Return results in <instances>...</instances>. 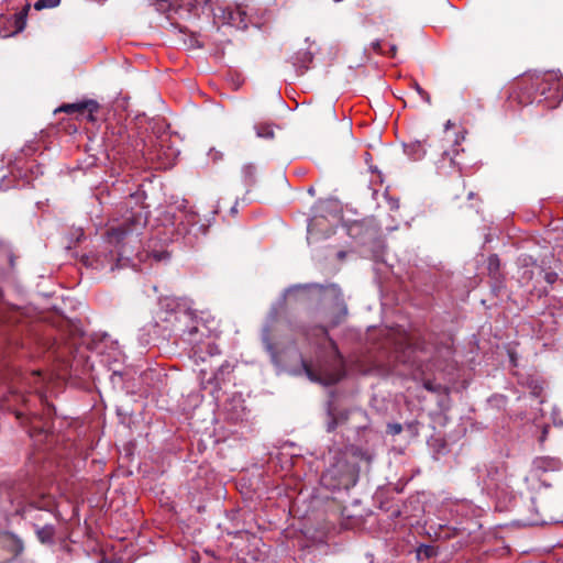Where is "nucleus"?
I'll return each instance as SVG.
<instances>
[{
    "label": "nucleus",
    "mask_w": 563,
    "mask_h": 563,
    "mask_svg": "<svg viewBox=\"0 0 563 563\" xmlns=\"http://www.w3.org/2000/svg\"><path fill=\"white\" fill-rule=\"evenodd\" d=\"M60 3V0H37L34 3V9L40 11L43 9L55 8Z\"/></svg>",
    "instance_id": "obj_15"
},
{
    "label": "nucleus",
    "mask_w": 563,
    "mask_h": 563,
    "mask_svg": "<svg viewBox=\"0 0 563 563\" xmlns=\"http://www.w3.org/2000/svg\"><path fill=\"white\" fill-rule=\"evenodd\" d=\"M468 198H474L473 192H470V194H468Z\"/></svg>",
    "instance_id": "obj_34"
},
{
    "label": "nucleus",
    "mask_w": 563,
    "mask_h": 563,
    "mask_svg": "<svg viewBox=\"0 0 563 563\" xmlns=\"http://www.w3.org/2000/svg\"><path fill=\"white\" fill-rule=\"evenodd\" d=\"M374 46H375V48H379L380 43H379V42H376V43L374 44Z\"/></svg>",
    "instance_id": "obj_32"
},
{
    "label": "nucleus",
    "mask_w": 563,
    "mask_h": 563,
    "mask_svg": "<svg viewBox=\"0 0 563 563\" xmlns=\"http://www.w3.org/2000/svg\"><path fill=\"white\" fill-rule=\"evenodd\" d=\"M424 387H426V389H428V390H433V387H432V385H431V383H430V382H426V383H424Z\"/></svg>",
    "instance_id": "obj_27"
},
{
    "label": "nucleus",
    "mask_w": 563,
    "mask_h": 563,
    "mask_svg": "<svg viewBox=\"0 0 563 563\" xmlns=\"http://www.w3.org/2000/svg\"><path fill=\"white\" fill-rule=\"evenodd\" d=\"M451 126H453V123H452L450 120H449V121H446V123H445V125H444V128H445V132H446Z\"/></svg>",
    "instance_id": "obj_28"
},
{
    "label": "nucleus",
    "mask_w": 563,
    "mask_h": 563,
    "mask_svg": "<svg viewBox=\"0 0 563 563\" xmlns=\"http://www.w3.org/2000/svg\"><path fill=\"white\" fill-rule=\"evenodd\" d=\"M184 219L181 220V224H185L186 228L183 229L184 233L189 231V227H192L199 222V216L195 211H185Z\"/></svg>",
    "instance_id": "obj_13"
},
{
    "label": "nucleus",
    "mask_w": 563,
    "mask_h": 563,
    "mask_svg": "<svg viewBox=\"0 0 563 563\" xmlns=\"http://www.w3.org/2000/svg\"><path fill=\"white\" fill-rule=\"evenodd\" d=\"M255 131L258 137L263 139H273L274 137V130L271 124L263 123L255 125Z\"/></svg>",
    "instance_id": "obj_14"
},
{
    "label": "nucleus",
    "mask_w": 563,
    "mask_h": 563,
    "mask_svg": "<svg viewBox=\"0 0 563 563\" xmlns=\"http://www.w3.org/2000/svg\"><path fill=\"white\" fill-rule=\"evenodd\" d=\"M207 351H208V354H209V355H214V354H218V353H219V351H218L217 346H216V345H212V344H210V343H207Z\"/></svg>",
    "instance_id": "obj_22"
},
{
    "label": "nucleus",
    "mask_w": 563,
    "mask_h": 563,
    "mask_svg": "<svg viewBox=\"0 0 563 563\" xmlns=\"http://www.w3.org/2000/svg\"><path fill=\"white\" fill-rule=\"evenodd\" d=\"M328 292L330 294V296L333 299V306H332L333 311L327 319V324L329 327H335L346 316L347 309H346V306L344 305V301L342 298V292L338 286H335V285L330 286L328 288Z\"/></svg>",
    "instance_id": "obj_6"
},
{
    "label": "nucleus",
    "mask_w": 563,
    "mask_h": 563,
    "mask_svg": "<svg viewBox=\"0 0 563 563\" xmlns=\"http://www.w3.org/2000/svg\"><path fill=\"white\" fill-rule=\"evenodd\" d=\"M400 431H401V426H400V424H396V426L394 427V432H395V433H399Z\"/></svg>",
    "instance_id": "obj_29"
},
{
    "label": "nucleus",
    "mask_w": 563,
    "mask_h": 563,
    "mask_svg": "<svg viewBox=\"0 0 563 563\" xmlns=\"http://www.w3.org/2000/svg\"><path fill=\"white\" fill-rule=\"evenodd\" d=\"M55 529L53 526H44L37 529V538L42 543H52L54 540Z\"/></svg>",
    "instance_id": "obj_10"
},
{
    "label": "nucleus",
    "mask_w": 563,
    "mask_h": 563,
    "mask_svg": "<svg viewBox=\"0 0 563 563\" xmlns=\"http://www.w3.org/2000/svg\"><path fill=\"white\" fill-rule=\"evenodd\" d=\"M559 276L555 272H548L544 275V279L549 284H554L558 280Z\"/></svg>",
    "instance_id": "obj_20"
},
{
    "label": "nucleus",
    "mask_w": 563,
    "mask_h": 563,
    "mask_svg": "<svg viewBox=\"0 0 563 563\" xmlns=\"http://www.w3.org/2000/svg\"><path fill=\"white\" fill-rule=\"evenodd\" d=\"M145 224L146 219L141 212L111 223L106 232L104 249L87 258L89 265L96 269L109 268L110 272L126 266L134 252L128 246L137 241Z\"/></svg>",
    "instance_id": "obj_1"
},
{
    "label": "nucleus",
    "mask_w": 563,
    "mask_h": 563,
    "mask_svg": "<svg viewBox=\"0 0 563 563\" xmlns=\"http://www.w3.org/2000/svg\"><path fill=\"white\" fill-rule=\"evenodd\" d=\"M537 465L539 467H543L544 470H548V467H554L558 464V461L555 460H547V459H539L536 461Z\"/></svg>",
    "instance_id": "obj_16"
},
{
    "label": "nucleus",
    "mask_w": 563,
    "mask_h": 563,
    "mask_svg": "<svg viewBox=\"0 0 563 563\" xmlns=\"http://www.w3.org/2000/svg\"><path fill=\"white\" fill-rule=\"evenodd\" d=\"M183 5L188 7V11L195 14H199V11H201L203 14L212 15L214 24H231L233 22V12L221 7L214 8L212 0H203L202 2L185 0Z\"/></svg>",
    "instance_id": "obj_4"
},
{
    "label": "nucleus",
    "mask_w": 563,
    "mask_h": 563,
    "mask_svg": "<svg viewBox=\"0 0 563 563\" xmlns=\"http://www.w3.org/2000/svg\"><path fill=\"white\" fill-rule=\"evenodd\" d=\"M208 156L210 157V159L212 162H218V161L222 159L223 154H222V152H220L216 148H211L208 153Z\"/></svg>",
    "instance_id": "obj_18"
},
{
    "label": "nucleus",
    "mask_w": 563,
    "mask_h": 563,
    "mask_svg": "<svg viewBox=\"0 0 563 563\" xmlns=\"http://www.w3.org/2000/svg\"><path fill=\"white\" fill-rule=\"evenodd\" d=\"M415 89L423 100H426L428 103L430 102V95L426 90H423L418 84H415Z\"/></svg>",
    "instance_id": "obj_19"
},
{
    "label": "nucleus",
    "mask_w": 563,
    "mask_h": 563,
    "mask_svg": "<svg viewBox=\"0 0 563 563\" xmlns=\"http://www.w3.org/2000/svg\"><path fill=\"white\" fill-rule=\"evenodd\" d=\"M499 265V260H498V256L497 255H492L489 257V266L493 267V266H496L498 267Z\"/></svg>",
    "instance_id": "obj_23"
},
{
    "label": "nucleus",
    "mask_w": 563,
    "mask_h": 563,
    "mask_svg": "<svg viewBox=\"0 0 563 563\" xmlns=\"http://www.w3.org/2000/svg\"><path fill=\"white\" fill-rule=\"evenodd\" d=\"M547 434H548V427H544L543 430H542V435L540 438V442H544L545 441Z\"/></svg>",
    "instance_id": "obj_25"
},
{
    "label": "nucleus",
    "mask_w": 563,
    "mask_h": 563,
    "mask_svg": "<svg viewBox=\"0 0 563 563\" xmlns=\"http://www.w3.org/2000/svg\"><path fill=\"white\" fill-rule=\"evenodd\" d=\"M460 141L459 137L454 140V147L452 151H449L444 147V145L435 144V143H428L427 140L423 141H412L405 145V152L409 157H411L415 161H419L423 158L427 154V146L429 147H437L438 151L441 152L442 158H449L451 164H455V156L459 154L460 148Z\"/></svg>",
    "instance_id": "obj_3"
},
{
    "label": "nucleus",
    "mask_w": 563,
    "mask_h": 563,
    "mask_svg": "<svg viewBox=\"0 0 563 563\" xmlns=\"http://www.w3.org/2000/svg\"><path fill=\"white\" fill-rule=\"evenodd\" d=\"M389 51H390V56L394 57L396 55V51H397L396 45H390Z\"/></svg>",
    "instance_id": "obj_26"
},
{
    "label": "nucleus",
    "mask_w": 563,
    "mask_h": 563,
    "mask_svg": "<svg viewBox=\"0 0 563 563\" xmlns=\"http://www.w3.org/2000/svg\"><path fill=\"white\" fill-rule=\"evenodd\" d=\"M27 10H29V7H26L23 11L12 15L11 19H12L13 24L15 26V32L14 33H18V32H21V31L24 30V27L26 25Z\"/></svg>",
    "instance_id": "obj_12"
},
{
    "label": "nucleus",
    "mask_w": 563,
    "mask_h": 563,
    "mask_svg": "<svg viewBox=\"0 0 563 563\" xmlns=\"http://www.w3.org/2000/svg\"><path fill=\"white\" fill-rule=\"evenodd\" d=\"M322 332H323V334H327L328 330L325 328H322Z\"/></svg>",
    "instance_id": "obj_33"
},
{
    "label": "nucleus",
    "mask_w": 563,
    "mask_h": 563,
    "mask_svg": "<svg viewBox=\"0 0 563 563\" xmlns=\"http://www.w3.org/2000/svg\"><path fill=\"white\" fill-rule=\"evenodd\" d=\"M356 479L354 466L345 461H339L331 465L321 476V483L331 490L349 489L356 484Z\"/></svg>",
    "instance_id": "obj_2"
},
{
    "label": "nucleus",
    "mask_w": 563,
    "mask_h": 563,
    "mask_svg": "<svg viewBox=\"0 0 563 563\" xmlns=\"http://www.w3.org/2000/svg\"><path fill=\"white\" fill-rule=\"evenodd\" d=\"M339 379H340V375L333 374V375L327 377L325 379L321 380V383L324 385H332V384H335L336 382H339Z\"/></svg>",
    "instance_id": "obj_21"
},
{
    "label": "nucleus",
    "mask_w": 563,
    "mask_h": 563,
    "mask_svg": "<svg viewBox=\"0 0 563 563\" xmlns=\"http://www.w3.org/2000/svg\"><path fill=\"white\" fill-rule=\"evenodd\" d=\"M312 60V54L310 52H299L292 57V64L299 68H307L308 64Z\"/></svg>",
    "instance_id": "obj_11"
},
{
    "label": "nucleus",
    "mask_w": 563,
    "mask_h": 563,
    "mask_svg": "<svg viewBox=\"0 0 563 563\" xmlns=\"http://www.w3.org/2000/svg\"><path fill=\"white\" fill-rule=\"evenodd\" d=\"M305 369H306V373H307L308 377H309L311 380H313V382L319 380V379L313 375V373H312V372H311V371H310L306 365H305Z\"/></svg>",
    "instance_id": "obj_24"
},
{
    "label": "nucleus",
    "mask_w": 563,
    "mask_h": 563,
    "mask_svg": "<svg viewBox=\"0 0 563 563\" xmlns=\"http://www.w3.org/2000/svg\"><path fill=\"white\" fill-rule=\"evenodd\" d=\"M98 109V103L95 100H87L84 102L66 103L58 110L66 113L82 112L88 110L90 114Z\"/></svg>",
    "instance_id": "obj_9"
},
{
    "label": "nucleus",
    "mask_w": 563,
    "mask_h": 563,
    "mask_svg": "<svg viewBox=\"0 0 563 563\" xmlns=\"http://www.w3.org/2000/svg\"><path fill=\"white\" fill-rule=\"evenodd\" d=\"M99 563H110V562H109V561H107V560H102V561H100Z\"/></svg>",
    "instance_id": "obj_35"
},
{
    "label": "nucleus",
    "mask_w": 563,
    "mask_h": 563,
    "mask_svg": "<svg viewBox=\"0 0 563 563\" xmlns=\"http://www.w3.org/2000/svg\"><path fill=\"white\" fill-rule=\"evenodd\" d=\"M531 101H532V100H530L529 98H527V99H525V100L520 99V103H525V104H526V103H529V102H531Z\"/></svg>",
    "instance_id": "obj_30"
},
{
    "label": "nucleus",
    "mask_w": 563,
    "mask_h": 563,
    "mask_svg": "<svg viewBox=\"0 0 563 563\" xmlns=\"http://www.w3.org/2000/svg\"><path fill=\"white\" fill-rule=\"evenodd\" d=\"M278 323V311L277 309L273 308L269 312L267 322L263 329V343L266 347V350L272 354V356L276 355V349H275V340H276V331H277V324Z\"/></svg>",
    "instance_id": "obj_7"
},
{
    "label": "nucleus",
    "mask_w": 563,
    "mask_h": 563,
    "mask_svg": "<svg viewBox=\"0 0 563 563\" xmlns=\"http://www.w3.org/2000/svg\"><path fill=\"white\" fill-rule=\"evenodd\" d=\"M242 170L246 180L252 181L255 174V167L252 165H245Z\"/></svg>",
    "instance_id": "obj_17"
},
{
    "label": "nucleus",
    "mask_w": 563,
    "mask_h": 563,
    "mask_svg": "<svg viewBox=\"0 0 563 563\" xmlns=\"http://www.w3.org/2000/svg\"><path fill=\"white\" fill-rule=\"evenodd\" d=\"M432 551V549L430 547H426V554L427 555H430V552Z\"/></svg>",
    "instance_id": "obj_31"
},
{
    "label": "nucleus",
    "mask_w": 563,
    "mask_h": 563,
    "mask_svg": "<svg viewBox=\"0 0 563 563\" xmlns=\"http://www.w3.org/2000/svg\"><path fill=\"white\" fill-rule=\"evenodd\" d=\"M184 335H186V340L192 344V356L197 360L199 358L205 361V357L201 355L202 347L200 346L202 343L201 338L205 335V333L200 330L198 323L188 328V330L184 332Z\"/></svg>",
    "instance_id": "obj_8"
},
{
    "label": "nucleus",
    "mask_w": 563,
    "mask_h": 563,
    "mask_svg": "<svg viewBox=\"0 0 563 563\" xmlns=\"http://www.w3.org/2000/svg\"><path fill=\"white\" fill-rule=\"evenodd\" d=\"M538 89L551 107L563 99V79L560 73L549 71L538 82Z\"/></svg>",
    "instance_id": "obj_5"
}]
</instances>
